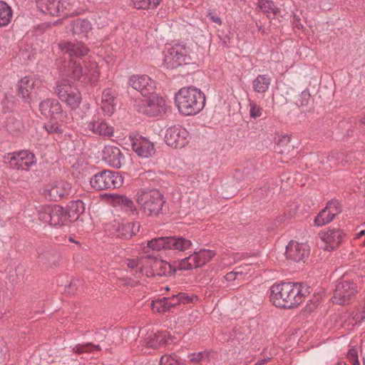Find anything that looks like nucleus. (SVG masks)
I'll list each match as a JSON object with an SVG mask.
<instances>
[{"label":"nucleus","mask_w":365,"mask_h":365,"mask_svg":"<svg viewBox=\"0 0 365 365\" xmlns=\"http://www.w3.org/2000/svg\"><path fill=\"white\" fill-rule=\"evenodd\" d=\"M197 299V297L196 295H188L185 292H179L177 294H173L171 297H165V301L167 302V305L168 308V311H170L172 308L176 307L178 305L180 304H187L191 303L194 300Z\"/></svg>","instance_id":"bb28decb"},{"label":"nucleus","mask_w":365,"mask_h":365,"mask_svg":"<svg viewBox=\"0 0 365 365\" xmlns=\"http://www.w3.org/2000/svg\"><path fill=\"white\" fill-rule=\"evenodd\" d=\"M250 116L253 118H257L262 115V108L254 103H250Z\"/></svg>","instance_id":"8fccbe9b"},{"label":"nucleus","mask_w":365,"mask_h":365,"mask_svg":"<svg viewBox=\"0 0 365 365\" xmlns=\"http://www.w3.org/2000/svg\"><path fill=\"white\" fill-rule=\"evenodd\" d=\"M87 129L93 134L111 137L113 135V128L101 118H93L86 123Z\"/></svg>","instance_id":"6ab92c4d"},{"label":"nucleus","mask_w":365,"mask_h":365,"mask_svg":"<svg viewBox=\"0 0 365 365\" xmlns=\"http://www.w3.org/2000/svg\"><path fill=\"white\" fill-rule=\"evenodd\" d=\"M39 110L46 118L62 120L64 117L61 103L55 100L48 98L39 103Z\"/></svg>","instance_id":"2eb2a0df"},{"label":"nucleus","mask_w":365,"mask_h":365,"mask_svg":"<svg viewBox=\"0 0 365 365\" xmlns=\"http://www.w3.org/2000/svg\"><path fill=\"white\" fill-rule=\"evenodd\" d=\"M247 265H245V267L240 266L238 267H236L234 269V272H238L237 277L240 279L241 281L245 279V277L246 275H247L248 272L247 271Z\"/></svg>","instance_id":"864d4df0"},{"label":"nucleus","mask_w":365,"mask_h":365,"mask_svg":"<svg viewBox=\"0 0 365 365\" xmlns=\"http://www.w3.org/2000/svg\"><path fill=\"white\" fill-rule=\"evenodd\" d=\"M118 202L120 203L122 205H123L125 207L130 210H133V208L134 207L133 202L130 198L123 195H120L118 197Z\"/></svg>","instance_id":"09e8293b"},{"label":"nucleus","mask_w":365,"mask_h":365,"mask_svg":"<svg viewBox=\"0 0 365 365\" xmlns=\"http://www.w3.org/2000/svg\"><path fill=\"white\" fill-rule=\"evenodd\" d=\"M121 281H122L123 284L126 286L135 287L137 284V282L132 280L131 279L123 278V279H121Z\"/></svg>","instance_id":"680f3d73"},{"label":"nucleus","mask_w":365,"mask_h":365,"mask_svg":"<svg viewBox=\"0 0 365 365\" xmlns=\"http://www.w3.org/2000/svg\"><path fill=\"white\" fill-rule=\"evenodd\" d=\"M169 238L170 237H161L154 238L148 242V247L153 250L159 251L165 249L168 250L169 247Z\"/></svg>","instance_id":"e433bc0d"},{"label":"nucleus","mask_w":365,"mask_h":365,"mask_svg":"<svg viewBox=\"0 0 365 365\" xmlns=\"http://www.w3.org/2000/svg\"><path fill=\"white\" fill-rule=\"evenodd\" d=\"M78 279H73L67 287V291L69 293H74L78 289Z\"/></svg>","instance_id":"bf43d9fd"},{"label":"nucleus","mask_w":365,"mask_h":365,"mask_svg":"<svg viewBox=\"0 0 365 365\" xmlns=\"http://www.w3.org/2000/svg\"><path fill=\"white\" fill-rule=\"evenodd\" d=\"M359 122L360 125L365 126V113L360 117Z\"/></svg>","instance_id":"0e129e2a"},{"label":"nucleus","mask_w":365,"mask_h":365,"mask_svg":"<svg viewBox=\"0 0 365 365\" xmlns=\"http://www.w3.org/2000/svg\"><path fill=\"white\" fill-rule=\"evenodd\" d=\"M195 255L197 258L199 266L202 267L210 262L215 256V252L212 250L201 249L199 251H195Z\"/></svg>","instance_id":"58836bf2"},{"label":"nucleus","mask_w":365,"mask_h":365,"mask_svg":"<svg viewBox=\"0 0 365 365\" xmlns=\"http://www.w3.org/2000/svg\"><path fill=\"white\" fill-rule=\"evenodd\" d=\"M66 214H69V220L72 218H78V216L85 211V204L81 200L71 201L68 205V208L65 209Z\"/></svg>","instance_id":"72a5a7b5"},{"label":"nucleus","mask_w":365,"mask_h":365,"mask_svg":"<svg viewBox=\"0 0 365 365\" xmlns=\"http://www.w3.org/2000/svg\"><path fill=\"white\" fill-rule=\"evenodd\" d=\"M340 212L339 202L336 200H331L327 202L326 207L316 216L314 225L318 227L325 225L331 222Z\"/></svg>","instance_id":"4468645a"},{"label":"nucleus","mask_w":365,"mask_h":365,"mask_svg":"<svg viewBox=\"0 0 365 365\" xmlns=\"http://www.w3.org/2000/svg\"><path fill=\"white\" fill-rule=\"evenodd\" d=\"M75 354H81L84 353H91L94 351H100L99 345L94 344L91 342L78 344L72 348Z\"/></svg>","instance_id":"4c0bfd02"},{"label":"nucleus","mask_w":365,"mask_h":365,"mask_svg":"<svg viewBox=\"0 0 365 365\" xmlns=\"http://www.w3.org/2000/svg\"><path fill=\"white\" fill-rule=\"evenodd\" d=\"M135 200L143 212L148 216H158L163 213L165 203L163 194L158 189L143 187L135 195Z\"/></svg>","instance_id":"7ed1b4c3"},{"label":"nucleus","mask_w":365,"mask_h":365,"mask_svg":"<svg viewBox=\"0 0 365 365\" xmlns=\"http://www.w3.org/2000/svg\"><path fill=\"white\" fill-rule=\"evenodd\" d=\"M347 358L353 365L359 364L358 353L356 349H350L347 354Z\"/></svg>","instance_id":"603ef678"},{"label":"nucleus","mask_w":365,"mask_h":365,"mask_svg":"<svg viewBox=\"0 0 365 365\" xmlns=\"http://www.w3.org/2000/svg\"><path fill=\"white\" fill-rule=\"evenodd\" d=\"M192 247L191 240L180 236H171L169 238L168 250L175 252H185Z\"/></svg>","instance_id":"c85d7f7f"},{"label":"nucleus","mask_w":365,"mask_h":365,"mask_svg":"<svg viewBox=\"0 0 365 365\" xmlns=\"http://www.w3.org/2000/svg\"><path fill=\"white\" fill-rule=\"evenodd\" d=\"M290 143V137L288 135H282L277 142V149H280L281 146L284 147Z\"/></svg>","instance_id":"6e6d98bb"},{"label":"nucleus","mask_w":365,"mask_h":365,"mask_svg":"<svg viewBox=\"0 0 365 365\" xmlns=\"http://www.w3.org/2000/svg\"><path fill=\"white\" fill-rule=\"evenodd\" d=\"M103 160L110 166L120 168L124 163V156L120 150L113 145H106L103 150Z\"/></svg>","instance_id":"a211bd4d"},{"label":"nucleus","mask_w":365,"mask_h":365,"mask_svg":"<svg viewBox=\"0 0 365 365\" xmlns=\"http://www.w3.org/2000/svg\"><path fill=\"white\" fill-rule=\"evenodd\" d=\"M311 99L310 94L307 91H303L299 95L297 103L299 106H308L309 101Z\"/></svg>","instance_id":"a18cd8bd"},{"label":"nucleus","mask_w":365,"mask_h":365,"mask_svg":"<svg viewBox=\"0 0 365 365\" xmlns=\"http://www.w3.org/2000/svg\"><path fill=\"white\" fill-rule=\"evenodd\" d=\"M335 365H347V364L346 363L343 362V361H339V362H338Z\"/></svg>","instance_id":"338daca9"},{"label":"nucleus","mask_w":365,"mask_h":365,"mask_svg":"<svg viewBox=\"0 0 365 365\" xmlns=\"http://www.w3.org/2000/svg\"><path fill=\"white\" fill-rule=\"evenodd\" d=\"M12 9L4 1H0V27L7 26L12 19Z\"/></svg>","instance_id":"c9c22d12"},{"label":"nucleus","mask_w":365,"mask_h":365,"mask_svg":"<svg viewBox=\"0 0 365 365\" xmlns=\"http://www.w3.org/2000/svg\"><path fill=\"white\" fill-rule=\"evenodd\" d=\"M92 30L91 21L86 19H76L70 24L69 31L76 38L87 39L88 33Z\"/></svg>","instance_id":"4be33fe9"},{"label":"nucleus","mask_w":365,"mask_h":365,"mask_svg":"<svg viewBox=\"0 0 365 365\" xmlns=\"http://www.w3.org/2000/svg\"><path fill=\"white\" fill-rule=\"evenodd\" d=\"M210 19L213 22H215L219 25H220L222 24L221 19L218 16L215 15V14H210Z\"/></svg>","instance_id":"e2e57ef3"},{"label":"nucleus","mask_w":365,"mask_h":365,"mask_svg":"<svg viewBox=\"0 0 365 365\" xmlns=\"http://www.w3.org/2000/svg\"><path fill=\"white\" fill-rule=\"evenodd\" d=\"M188 358L190 361L194 363H198L200 361L207 359L208 358V354L205 352H198V353H192L190 354L188 356Z\"/></svg>","instance_id":"49530a36"},{"label":"nucleus","mask_w":365,"mask_h":365,"mask_svg":"<svg viewBox=\"0 0 365 365\" xmlns=\"http://www.w3.org/2000/svg\"><path fill=\"white\" fill-rule=\"evenodd\" d=\"M4 162L12 169L28 171L36 164V158L33 153L22 150L5 154Z\"/></svg>","instance_id":"0eeeda50"},{"label":"nucleus","mask_w":365,"mask_h":365,"mask_svg":"<svg viewBox=\"0 0 365 365\" xmlns=\"http://www.w3.org/2000/svg\"><path fill=\"white\" fill-rule=\"evenodd\" d=\"M357 285L352 281L343 280L336 286L332 297L333 302L338 304L348 303L357 293Z\"/></svg>","instance_id":"9d476101"},{"label":"nucleus","mask_w":365,"mask_h":365,"mask_svg":"<svg viewBox=\"0 0 365 365\" xmlns=\"http://www.w3.org/2000/svg\"><path fill=\"white\" fill-rule=\"evenodd\" d=\"M140 227V225L138 222L118 224L115 234L120 238L129 239L139 232Z\"/></svg>","instance_id":"393cba45"},{"label":"nucleus","mask_w":365,"mask_h":365,"mask_svg":"<svg viewBox=\"0 0 365 365\" xmlns=\"http://www.w3.org/2000/svg\"><path fill=\"white\" fill-rule=\"evenodd\" d=\"M44 128L48 133L61 134L62 129L57 123L48 122L44 125Z\"/></svg>","instance_id":"de8ad7c7"},{"label":"nucleus","mask_w":365,"mask_h":365,"mask_svg":"<svg viewBox=\"0 0 365 365\" xmlns=\"http://www.w3.org/2000/svg\"><path fill=\"white\" fill-rule=\"evenodd\" d=\"M71 77L74 80H79L83 76V69L80 64H77L76 63H72L71 66Z\"/></svg>","instance_id":"c03bdc74"},{"label":"nucleus","mask_w":365,"mask_h":365,"mask_svg":"<svg viewBox=\"0 0 365 365\" xmlns=\"http://www.w3.org/2000/svg\"><path fill=\"white\" fill-rule=\"evenodd\" d=\"M309 287L301 283L282 282L270 287V301L279 308L292 309L301 304Z\"/></svg>","instance_id":"f257e3e1"},{"label":"nucleus","mask_w":365,"mask_h":365,"mask_svg":"<svg viewBox=\"0 0 365 365\" xmlns=\"http://www.w3.org/2000/svg\"><path fill=\"white\" fill-rule=\"evenodd\" d=\"M237 273L238 272H234V270L232 272L227 273L226 275L225 276V280L227 282H232L235 280L241 282L240 279L237 277Z\"/></svg>","instance_id":"4d7b16f0"},{"label":"nucleus","mask_w":365,"mask_h":365,"mask_svg":"<svg viewBox=\"0 0 365 365\" xmlns=\"http://www.w3.org/2000/svg\"><path fill=\"white\" fill-rule=\"evenodd\" d=\"M245 331V327H235L233 329L232 339L238 342L244 340L243 332Z\"/></svg>","instance_id":"3c124183"},{"label":"nucleus","mask_w":365,"mask_h":365,"mask_svg":"<svg viewBox=\"0 0 365 365\" xmlns=\"http://www.w3.org/2000/svg\"><path fill=\"white\" fill-rule=\"evenodd\" d=\"M60 0H46L43 4H39L38 7L42 13L49 14L52 16H59Z\"/></svg>","instance_id":"473e14b6"},{"label":"nucleus","mask_w":365,"mask_h":365,"mask_svg":"<svg viewBox=\"0 0 365 365\" xmlns=\"http://www.w3.org/2000/svg\"><path fill=\"white\" fill-rule=\"evenodd\" d=\"M129 84L143 97L155 92V82L147 75H134L129 78Z\"/></svg>","instance_id":"ddd939ff"},{"label":"nucleus","mask_w":365,"mask_h":365,"mask_svg":"<svg viewBox=\"0 0 365 365\" xmlns=\"http://www.w3.org/2000/svg\"><path fill=\"white\" fill-rule=\"evenodd\" d=\"M166 334L162 331L148 332L144 336L145 344L151 348H158L165 342Z\"/></svg>","instance_id":"c756f323"},{"label":"nucleus","mask_w":365,"mask_h":365,"mask_svg":"<svg viewBox=\"0 0 365 365\" xmlns=\"http://www.w3.org/2000/svg\"><path fill=\"white\" fill-rule=\"evenodd\" d=\"M115 99L114 93L111 89L106 88L103 91L101 108L104 115L110 116L113 114L115 110Z\"/></svg>","instance_id":"a878e982"},{"label":"nucleus","mask_w":365,"mask_h":365,"mask_svg":"<svg viewBox=\"0 0 365 365\" xmlns=\"http://www.w3.org/2000/svg\"><path fill=\"white\" fill-rule=\"evenodd\" d=\"M190 60L186 48L180 45H175L165 53L163 65L168 68L174 69L189 63Z\"/></svg>","instance_id":"1a4fd4ad"},{"label":"nucleus","mask_w":365,"mask_h":365,"mask_svg":"<svg viewBox=\"0 0 365 365\" xmlns=\"http://www.w3.org/2000/svg\"><path fill=\"white\" fill-rule=\"evenodd\" d=\"M364 234H365V231H364V230H361V231L358 234V236H359V237H360V236H361V235H364Z\"/></svg>","instance_id":"774afa93"},{"label":"nucleus","mask_w":365,"mask_h":365,"mask_svg":"<svg viewBox=\"0 0 365 365\" xmlns=\"http://www.w3.org/2000/svg\"><path fill=\"white\" fill-rule=\"evenodd\" d=\"M123 179L118 172L104 170L90 179L91 187L96 190L115 189L122 186Z\"/></svg>","instance_id":"423d86ee"},{"label":"nucleus","mask_w":365,"mask_h":365,"mask_svg":"<svg viewBox=\"0 0 365 365\" xmlns=\"http://www.w3.org/2000/svg\"><path fill=\"white\" fill-rule=\"evenodd\" d=\"M147 258L152 260L150 276H172L175 274L177 270L166 261L153 257L151 255H147Z\"/></svg>","instance_id":"f3484780"},{"label":"nucleus","mask_w":365,"mask_h":365,"mask_svg":"<svg viewBox=\"0 0 365 365\" xmlns=\"http://www.w3.org/2000/svg\"><path fill=\"white\" fill-rule=\"evenodd\" d=\"M256 6L259 11L266 14L267 17H269L270 14L276 16L279 13V9L272 0H257Z\"/></svg>","instance_id":"7c9ffc66"},{"label":"nucleus","mask_w":365,"mask_h":365,"mask_svg":"<svg viewBox=\"0 0 365 365\" xmlns=\"http://www.w3.org/2000/svg\"><path fill=\"white\" fill-rule=\"evenodd\" d=\"M37 212L40 221L53 227L65 225L70 221L69 214L67 215L66 210L58 205L42 206Z\"/></svg>","instance_id":"39448f33"},{"label":"nucleus","mask_w":365,"mask_h":365,"mask_svg":"<svg viewBox=\"0 0 365 365\" xmlns=\"http://www.w3.org/2000/svg\"><path fill=\"white\" fill-rule=\"evenodd\" d=\"M339 155V153H331L327 156V163H329V167L332 168L334 166H336L337 165V156Z\"/></svg>","instance_id":"13d9d810"},{"label":"nucleus","mask_w":365,"mask_h":365,"mask_svg":"<svg viewBox=\"0 0 365 365\" xmlns=\"http://www.w3.org/2000/svg\"><path fill=\"white\" fill-rule=\"evenodd\" d=\"M58 48L62 53L68 54L71 58H81L86 56L90 51L81 39L73 41H61L58 43Z\"/></svg>","instance_id":"f8f14e48"},{"label":"nucleus","mask_w":365,"mask_h":365,"mask_svg":"<svg viewBox=\"0 0 365 365\" xmlns=\"http://www.w3.org/2000/svg\"><path fill=\"white\" fill-rule=\"evenodd\" d=\"M59 9H60V15L64 14L66 15L67 13L65 11L68 9L69 6H71V1L70 0H60L59 3Z\"/></svg>","instance_id":"5fc2aeb1"},{"label":"nucleus","mask_w":365,"mask_h":365,"mask_svg":"<svg viewBox=\"0 0 365 365\" xmlns=\"http://www.w3.org/2000/svg\"><path fill=\"white\" fill-rule=\"evenodd\" d=\"M133 106L138 112L149 117L162 115L167 110L165 101L155 92L144 98L135 99Z\"/></svg>","instance_id":"20e7f679"},{"label":"nucleus","mask_w":365,"mask_h":365,"mask_svg":"<svg viewBox=\"0 0 365 365\" xmlns=\"http://www.w3.org/2000/svg\"><path fill=\"white\" fill-rule=\"evenodd\" d=\"M189 132L180 125H174L168 128L165 135V140L168 145L174 148H182L189 141Z\"/></svg>","instance_id":"9b49d317"},{"label":"nucleus","mask_w":365,"mask_h":365,"mask_svg":"<svg viewBox=\"0 0 365 365\" xmlns=\"http://www.w3.org/2000/svg\"><path fill=\"white\" fill-rule=\"evenodd\" d=\"M200 267L195 251L190 254L187 257L182 259L178 262V269L181 270H188Z\"/></svg>","instance_id":"f704fd0d"},{"label":"nucleus","mask_w":365,"mask_h":365,"mask_svg":"<svg viewBox=\"0 0 365 365\" xmlns=\"http://www.w3.org/2000/svg\"><path fill=\"white\" fill-rule=\"evenodd\" d=\"M18 95L25 102H31L36 98L35 81L25 76L18 83Z\"/></svg>","instance_id":"412c9836"},{"label":"nucleus","mask_w":365,"mask_h":365,"mask_svg":"<svg viewBox=\"0 0 365 365\" xmlns=\"http://www.w3.org/2000/svg\"><path fill=\"white\" fill-rule=\"evenodd\" d=\"M160 365H185L183 362L180 361L174 354L163 355L160 360Z\"/></svg>","instance_id":"37998d69"},{"label":"nucleus","mask_w":365,"mask_h":365,"mask_svg":"<svg viewBox=\"0 0 365 365\" xmlns=\"http://www.w3.org/2000/svg\"><path fill=\"white\" fill-rule=\"evenodd\" d=\"M319 235L322 241L326 244L324 249L327 250H332L336 248L344 237L343 232L338 229L321 232Z\"/></svg>","instance_id":"5701e85b"},{"label":"nucleus","mask_w":365,"mask_h":365,"mask_svg":"<svg viewBox=\"0 0 365 365\" xmlns=\"http://www.w3.org/2000/svg\"><path fill=\"white\" fill-rule=\"evenodd\" d=\"M277 152H278V153H281V154H283V153H284L289 152V150H284V149H281V148H280V149H279V150H277Z\"/></svg>","instance_id":"69168bd1"},{"label":"nucleus","mask_w":365,"mask_h":365,"mask_svg":"<svg viewBox=\"0 0 365 365\" xmlns=\"http://www.w3.org/2000/svg\"><path fill=\"white\" fill-rule=\"evenodd\" d=\"M175 103L179 112L182 115H196L205 105V96L200 89L195 87H184L176 93Z\"/></svg>","instance_id":"f03ea898"},{"label":"nucleus","mask_w":365,"mask_h":365,"mask_svg":"<svg viewBox=\"0 0 365 365\" xmlns=\"http://www.w3.org/2000/svg\"><path fill=\"white\" fill-rule=\"evenodd\" d=\"M37 257L43 264H55L59 259L58 254L53 249L39 247L36 250Z\"/></svg>","instance_id":"cd10ccee"},{"label":"nucleus","mask_w":365,"mask_h":365,"mask_svg":"<svg viewBox=\"0 0 365 365\" xmlns=\"http://www.w3.org/2000/svg\"><path fill=\"white\" fill-rule=\"evenodd\" d=\"M134 6L138 9H155L161 0H132Z\"/></svg>","instance_id":"ea45409f"},{"label":"nucleus","mask_w":365,"mask_h":365,"mask_svg":"<svg viewBox=\"0 0 365 365\" xmlns=\"http://www.w3.org/2000/svg\"><path fill=\"white\" fill-rule=\"evenodd\" d=\"M151 307L153 311L158 312H169L165 297L158 299L152 302Z\"/></svg>","instance_id":"79ce46f5"},{"label":"nucleus","mask_w":365,"mask_h":365,"mask_svg":"<svg viewBox=\"0 0 365 365\" xmlns=\"http://www.w3.org/2000/svg\"><path fill=\"white\" fill-rule=\"evenodd\" d=\"M271 83V78L267 74L258 75L253 81V90L259 93L266 92Z\"/></svg>","instance_id":"2f4dec72"},{"label":"nucleus","mask_w":365,"mask_h":365,"mask_svg":"<svg viewBox=\"0 0 365 365\" xmlns=\"http://www.w3.org/2000/svg\"><path fill=\"white\" fill-rule=\"evenodd\" d=\"M285 254L287 258L299 262L309 255V250L306 244L291 241L286 246Z\"/></svg>","instance_id":"aec40b11"},{"label":"nucleus","mask_w":365,"mask_h":365,"mask_svg":"<svg viewBox=\"0 0 365 365\" xmlns=\"http://www.w3.org/2000/svg\"><path fill=\"white\" fill-rule=\"evenodd\" d=\"M353 319L356 320V322L361 323L365 319V312L362 311L357 312L354 314Z\"/></svg>","instance_id":"052dcab7"},{"label":"nucleus","mask_w":365,"mask_h":365,"mask_svg":"<svg viewBox=\"0 0 365 365\" xmlns=\"http://www.w3.org/2000/svg\"><path fill=\"white\" fill-rule=\"evenodd\" d=\"M71 188L70 183L67 182H56L44 190L43 195L50 200L58 201L64 196L69 195Z\"/></svg>","instance_id":"dca6fc26"},{"label":"nucleus","mask_w":365,"mask_h":365,"mask_svg":"<svg viewBox=\"0 0 365 365\" xmlns=\"http://www.w3.org/2000/svg\"><path fill=\"white\" fill-rule=\"evenodd\" d=\"M132 147L135 153L141 158H149L155 153L153 143L145 138L134 142Z\"/></svg>","instance_id":"b1692460"},{"label":"nucleus","mask_w":365,"mask_h":365,"mask_svg":"<svg viewBox=\"0 0 365 365\" xmlns=\"http://www.w3.org/2000/svg\"><path fill=\"white\" fill-rule=\"evenodd\" d=\"M127 267L133 272V274L135 277H140L143 273V267L140 266V260L138 259H127L125 260Z\"/></svg>","instance_id":"a19ab883"},{"label":"nucleus","mask_w":365,"mask_h":365,"mask_svg":"<svg viewBox=\"0 0 365 365\" xmlns=\"http://www.w3.org/2000/svg\"><path fill=\"white\" fill-rule=\"evenodd\" d=\"M55 93L59 99L65 102L71 109H76L81 102L78 90L71 85L69 81L63 80L56 83Z\"/></svg>","instance_id":"6e6552de"}]
</instances>
